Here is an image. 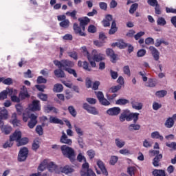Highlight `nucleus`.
<instances>
[{"instance_id":"25","label":"nucleus","mask_w":176,"mask_h":176,"mask_svg":"<svg viewBox=\"0 0 176 176\" xmlns=\"http://www.w3.org/2000/svg\"><path fill=\"white\" fill-rule=\"evenodd\" d=\"M116 146L117 148H123L126 145V142L120 138H116L114 140Z\"/></svg>"},{"instance_id":"49","label":"nucleus","mask_w":176,"mask_h":176,"mask_svg":"<svg viewBox=\"0 0 176 176\" xmlns=\"http://www.w3.org/2000/svg\"><path fill=\"white\" fill-rule=\"evenodd\" d=\"M76 13H78V12L76 10H73L72 12H67L66 16H70L72 17V19L76 20V19H78V17H76Z\"/></svg>"},{"instance_id":"7","label":"nucleus","mask_w":176,"mask_h":176,"mask_svg":"<svg viewBox=\"0 0 176 176\" xmlns=\"http://www.w3.org/2000/svg\"><path fill=\"white\" fill-rule=\"evenodd\" d=\"M28 156V148H27L26 147H23L19 151V153L18 155L19 162H24V160L27 159Z\"/></svg>"},{"instance_id":"5","label":"nucleus","mask_w":176,"mask_h":176,"mask_svg":"<svg viewBox=\"0 0 176 176\" xmlns=\"http://www.w3.org/2000/svg\"><path fill=\"white\" fill-rule=\"evenodd\" d=\"M83 109H85L88 113H91V115H100V112L95 107H91L87 103H84L82 105Z\"/></svg>"},{"instance_id":"2","label":"nucleus","mask_w":176,"mask_h":176,"mask_svg":"<svg viewBox=\"0 0 176 176\" xmlns=\"http://www.w3.org/2000/svg\"><path fill=\"white\" fill-rule=\"evenodd\" d=\"M54 64L56 67H58L60 69H64V71H65V68H74L75 67V63L67 59H63L60 61L54 60Z\"/></svg>"},{"instance_id":"20","label":"nucleus","mask_w":176,"mask_h":176,"mask_svg":"<svg viewBox=\"0 0 176 176\" xmlns=\"http://www.w3.org/2000/svg\"><path fill=\"white\" fill-rule=\"evenodd\" d=\"M73 29L74 30V32L76 34H79L80 36H85V35H86L85 34V32H83L84 30H82V27H79V25H78V23H74Z\"/></svg>"},{"instance_id":"46","label":"nucleus","mask_w":176,"mask_h":176,"mask_svg":"<svg viewBox=\"0 0 176 176\" xmlns=\"http://www.w3.org/2000/svg\"><path fill=\"white\" fill-rule=\"evenodd\" d=\"M88 61L89 62L91 66L93 68H96L97 64H96V60H94V58L91 56V55L90 56H88L87 58Z\"/></svg>"},{"instance_id":"36","label":"nucleus","mask_w":176,"mask_h":176,"mask_svg":"<svg viewBox=\"0 0 176 176\" xmlns=\"http://www.w3.org/2000/svg\"><path fill=\"white\" fill-rule=\"evenodd\" d=\"M165 126L167 129H171L174 126V119L173 118H168L165 122Z\"/></svg>"},{"instance_id":"3","label":"nucleus","mask_w":176,"mask_h":176,"mask_svg":"<svg viewBox=\"0 0 176 176\" xmlns=\"http://www.w3.org/2000/svg\"><path fill=\"white\" fill-rule=\"evenodd\" d=\"M82 169L80 172L81 176H97L91 169H89V163L86 162L82 166Z\"/></svg>"},{"instance_id":"52","label":"nucleus","mask_w":176,"mask_h":176,"mask_svg":"<svg viewBox=\"0 0 176 176\" xmlns=\"http://www.w3.org/2000/svg\"><path fill=\"white\" fill-rule=\"evenodd\" d=\"M138 8V4L137 3L132 4L129 9V13H131V14H134L135 10H137Z\"/></svg>"},{"instance_id":"48","label":"nucleus","mask_w":176,"mask_h":176,"mask_svg":"<svg viewBox=\"0 0 176 176\" xmlns=\"http://www.w3.org/2000/svg\"><path fill=\"white\" fill-rule=\"evenodd\" d=\"M157 25H166L167 24V22L166 21V19L163 17H159L157 20Z\"/></svg>"},{"instance_id":"22","label":"nucleus","mask_w":176,"mask_h":176,"mask_svg":"<svg viewBox=\"0 0 176 176\" xmlns=\"http://www.w3.org/2000/svg\"><path fill=\"white\" fill-rule=\"evenodd\" d=\"M78 67H82L83 69H85V71H88V72H90V71H91V69L90 68V67H89V63H87V61L82 62V60H78Z\"/></svg>"},{"instance_id":"45","label":"nucleus","mask_w":176,"mask_h":176,"mask_svg":"<svg viewBox=\"0 0 176 176\" xmlns=\"http://www.w3.org/2000/svg\"><path fill=\"white\" fill-rule=\"evenodd\" d=\"M68 111L70 113V115H72V116H73V118H76L77 113H76V110H75V108L74 107V106H69L68 107Z\"/></svg>"},{"instance_id":"40","label":"nucleus","mask_w":176,"mask_h":176,"mask_svg":"<svg viewBox=\"0 0 176 176\" xmlns=\"http://www.w3.org/2000/svg\"><path fill=\"white\" fill-rule=\"evenodd\" d=\"M155 96L158 97V98H163V97H166V96H167V91L166 90L157 91L155 93Z\"/></svg>"},{"instance_id":"39","label":"nucleus","mask_w":176,"mask_h":176,"mask_svg":"<svg viewBox=\"0 0 176 176\" xmlns=\"http://www.w3.org/2000/svg\"><path fill=\"white\" fill-rule=\"evenodd\" d=\"M47 168L49 171H51V173H53V171H55V173H57V166L54 164L53 162H50L47 165Z\"/></svg>"},{"instance_id":"23","label":"nucleus","mask_w":176,"mask_h":176,"mask_svg":"<svg viewBox=\"0 0 176 176\" xmlns=\"http://www.w3.org/2000/svg\"><path fill=\"white\" fill-rule=\"evenodd\" d=\"M162 159H163V155L162 154L155 156L153 160V166H154V167H159L160 166V160H162Z\"/></svg>"},{"instance_id":"42","label":"nucleus","mask_w":176,"mask_h":176,"mask_svg":"<svg viewBox=\"0 0 176 176\" xmlns=\"http://www.w3.org/2000/svg\"><path fill=\"white\" fill-rule=\"evenodd\" d=\"M115 45L120 49H124L127 47V44L124 43L123 41H118L115 43Z\"/></svg>"},{"instance_id":"10","label":"nucleus","mask_w":176,"mask_h":176,"mask_svg":"<svg viewBox=\"0 0 176 176\" xmlns=\"http://www.w3.org/2000/svg\"><path fill=\"white\" fill-rule=\"evenodd\" d=\"M93 58L94 61H96V63H100V61H102L105 59V54L98 53L97 50H94L92 51Z\"/></svg>"},{"instance_id":"13","label":"nucleus","mask_w":176,"mask_h":176,"mask_svg":"<svg viewBox=\"0 0 176 176\" xmlns=\"http://www.w3.org/2000/svg\"><path fill=\"white\" fill-rule=\"evenodd\" d=\"M60 142L62 144H66L67 145H72V140L68 139V136L65 134V132L62 131V136L60 137Z\"/></svg>"},{"instance_id":"43","label":"nucleus","mask_w":176,"mask_h":176,"mask_svg":"<svg viewBox=\"0 0 176 176\" xmlns=\"http://www.w3.org/2000/svg\"><path fill=\"white\" fill-rule=\"evenodd\" d=\"M65 71H66V72H68V74H69L70 75H73L74 78H78V74H76V71L75 69L69 67L65 68Z\"/></svg>"},{"instance_id":"41","label":"nucleus","mask_w":176,"mask_h":176,"mask_svg":"<svg viewBox=\"0 0 176 176\" xmlns=\"http://www.w3.org/2000/svg\"><path fill=\"white\" fill-rule=\"evenodd\" d=\"M28 144V138H23L19 139L17 146H21L22 145H27Z\"/></svg>"},{"instance_id":"14","label":"nucleus","mask_w":176,"mask_h":176,"mask_svg":"<svg viewBox=\"0 0 176 176\" xmlns=\"http://www.w3.org/2000/svg\"><path fill=\"white\" fill-rule=\"evenodd\" d=\"M106 54L110 57L111 63H116V54H115V52L112 49L107 48L106 50Z\"/></svg>"},{"instance_id":"27","label":"nucleus","mask_w":176,"mask_h":176,"mask_svg":"<svg viewBox=\"0 0 176 176\" xmlns=\"http://www.w3.org/2000/svg\"><path fill=\"white\" fill-rule=\"evenodd\" d=\"M112 15H107L106 19L102 21L104 27H109L111 25V21H112Z\"/></svg>"},{"instance_id":"26","label":"nucleus","mask_w":176,"mask_h":176,"mask_svg":"<svg viewBox=\"0 0 176 176\" xmlns=\"http://www.w3.org/2000/svg\"><path fill=\"white\" fill-rule=\"evenodd\" d=\"M50 122L54 123V124H60L61 126L64 124V122L58 119L57 117H54V116H51L50 118Z\"/></svg>"},{"instance_id":"16","label":"nucleus","mask_w":176,"mask_h":176,"mask_svg":"<svg viewBox=\"0 0 176 176\" xmlns=\"http://www.w3.org/2000/svg\"><path fill=\"white\" fill-rule=\"evenodd\" d=\"M78 21H80V26L81 27L82 30L85 31L86 25L90 23V19L87 17L79 18Z\"/></svg>"},{"instance_id":"32","label":"nucleus","mask_w":176,"mask_h":176,"mask_svg":"<svg viewBox=\"0 0 176 176\" xmlns=\"http://www.w3.org/2000/svg\"><path fill=\"white\" fill-rule=\"evenodd\" d=\"M28 119H31V113L28 109H26L23 113V122H28Z\"/></svg>"},{"instance_id":"11","label":"nucleus","mask_w":176,"mask_h":176,"mask_svg":"<svg viewBox=\"0 0 176 176\" xmlns=\"http://www.w3.org/2000/svg\"><path fill=\"white\" fill-rule=\"evenodd\" d=\"M36 119H38V116H35L34 114H31L30 120L28 124V127L30 129H34V127H35L38 123V120Z\"/></svg>"},{"instance_id":"57","label":"nucleus","mask_w":176,"mask_h":176,"mask_svg":"<svg viewBox=\"0 0 176 176\" xmlns=\"http://www.w3.org/2000/svg\"><path fill=\"white\" fill-rule=\"evenodd\" d=\"M67 54L69 57L74 58V60H78V53L76 52H67Z\"/></svg>"},{"instance_id":"28","label":"nucleus","mask_w":176,"mask_h":176,"mask_svg":"<svg viewBox=\"0 0 176 176\" xmlns=\"http://www.w3.org/2000/svg\"><path fill=\"white\" fill-rule=\"evenodd\" d=\"M54 74L57 78H65V72L63 71V69H55Z\"/></svg>"},{"instance_id":"19","label":"nucleus","mask_w":176,"mask_h":176,"mask_svg":"<svg viewBox=\"0 0 176 176\" xmlns=\"http://www.w3.org/2000/svg\"><path fill=\"white\" fill-rule=\"evenodd\" d=\"M12 123L14 127H20L21 126V121L17 120V114L16 113H14L12 116Z\"/></svg>"},{"instance_id":"38","label":"nucleus","mask_w":176,"mask_h":176,"mask_svg":"<svg viewBox=\"0 0 176 176\" xmlns=\"http://www.w3.org/2000/svg\"><path fill=\"white\" fill-rule=\"evenodd\" d=\"M132 107L133 109L140 111V109H142V103L139 102H132Z\"/></svg>"},{"instance_id":"8","label":"nucleus","mask_w":176,"mask_h":176,"mask_svg":"<svg viewBox=\"0 0 176 176\" xmlns=\"http://www.w3.org/2000/svg\"><path fill=\"white\" fill-rule=\"evenodd\" d=\"M120 112H122L120 107H115L107 109L106 113L109 115V116H118L120 114Z\"/></svg>"},{"instance_id":"29","label":"nucleus","mask_w":176,"mask_h":176,"mask_svg":"<svg viewBox=\"0 0 176 176\" xmlns=\"http://www.w3.org/2000/svg\"><path fill=\"white\" fill-rule=\"evenodd\" d=\"M129 110H124L120 116V121L124 122L125 120L127 121V118H129Z\"/></svg>"},{"instance_id":"58","label":"nucleus","mask_w":176,"mask_h":176,"mask_svg":"<svg viewBox=\"0 0 176 176\" xmlns=\"http://www.w3.org/2000/svg\"><path fill=\"white\" fill-rule=\"evenodd\" d=\"M11 96V100L13 102H20V98L17 97V94H12Z\"/></svg>"},{"instance_id":"44","label":"nucleus","mask_w":176,"mask_h":176,"mask_svg":"<svg viewBox=\"0 0 176 176\" xmlns=\"http://www.w3.org/2000/svg\"><path fill=\"white\" fill-rule=\"evenodd\" d=\"M2 133H4V134H10V132L12 131V127L9 126H4L3 128H1Z\"/></svg>"},{"instance_id":"24","label":"nucleus","mask_w":176,"mask_h":176,"mask_svg":"<svg viewBox=\"0 0 176 176\" xmlns=\"http://www.w3.org/2000/svg\"><path fill=\"white\" fill-rule=\"evenodd\" d=\"M60 171L63 174H71L72 173H74L75 170L69 166H65V167L60 168Z\"/></svg>"},{"instance_id":"37","label":"nucleus","mask_w":176,"mask_h":176,"mask_svg":"<svg viewBox=\"0 0 176 176\" xmlns=\"http://www.w3.org/2000/svg\"><path fill=\"white\" fill-rule=\"evenodd\" d=\"M22 98H25L27 97H30L28 95V91H27V87L25 86H23L21 89L20 95H19Z\"/></svg>"},{"instance_id":"30","label":"nucleus","mask_w":176,"mask_h":176,"mask_svg":"<svg viewBox=\"0 0 176 176\" xmlns=\"http://www.w3.org/2000/svg\"><path fill=\"white\" fill-rule=\"evenodd\" d=\"M151 138L160 140V141H163V140H164V138L163 137V135H160V133H159V131H154L151 133Z\"/></svg>"},{"instance_id":"63","label":"nucleus","mask_w":176,"mask_h":176,"mask_svg":"<svg viewBox=\"0 0 176 176\" xmlns=\"http://www.w3.org/2000/svg\"><path fill=\"white\" fill-rule=\"evenodd\" d=\"M87 155L89 156V159H94V156H96V152H94V150H89L87 152Z\"/></svg>"},{"instance_id":"31","label":"nucleus","mask_w":176,"mask_h":176,"mask_svg":"<svg viewBox=\"0 0 176 176\" xmlns=\"http://www.w3.org/2000/svg\"><path fill=\"white\" fill-rule=\"evenodd\" d=\"M152 174L153 176H166V171L162 169H155Z\"/></svg>"},{"instance_id":"34","label":"nucleus","mask_w":176,"mask_h":176,"mask_svg":"<svg viewBox=\"0 0 176 176\" xmlns=\"http://www.w3.org/2000/svg\"><path fill=\"white\" fill-rule=\"evenodd\" d=\"M64 90V87H63V85L61 84H55L54 85L53 91L55 93H61Z\"/></svg>"},{"instance_id":"62","label":"nucleus","mask_w":176,"mask_h":176,"mask_svg":"<svg viewBox=\"0 0 176 176\" xmlns=\"http://www.w3.org/2000/svg\"><path fill=\"white\" fill-rule=\"evenodd\" d=\"M47 82V80H46L43 76H38L36 80V82L38 84L41 83H46Z\"/></svg>"},{"instance_id":"18","label":"nucleus","mask_w":176,"mask_h":176,"mask_svg":"<svg viewBox=\"0 0 176 176\" xmlns=\"http://www.w3.org/2000/svg\"><path fill=\"white\" fill-rule=\"evenodd\" d=\"M149 50L153 54V57H154V59L155 60V61H158L160 56V53L159 52V50H157V49H156L153 46L149 47Z\"/></svg>"},{"instance_id":"21","label":"nucleus","mask_w":176,"mask_h":176,"mask_svg":"<svg viewBox=\"0 0 176 176\" xmlns=\"http://www.w3.org/2000/svg\"><path fill=\"white\" fill-rule=\"evenodd\" d=\"M97 166L99 167L100 170H101L104 175L108 176V171H107V168H105V165L104 164V162H102V161L98 160Z\"/></svg>"},{"instance_id":"17","label":"nucleus","mask_w":176,"mask_h":176,"mask_svg":"<svg viewBox=\"0 0 176 176\" xmlns=\"http://www.w3.org/2000/svg\"><path fill=\"white\" fill-rule=\"evenodd\" d=\"M138 116H140L139 113H129V117L127 118V122H131L133 120V123H137L138 120Z\"/></svg>"},{"instance_id":"33","label":"nucleus","mask_w":176,"mask_h":176,"mask_svg":"<svg viewBox=\"0 0 176 176\" xmlns=\"http://www.w3.org/2000/svg\"><path fill=\"white\" fill-rule=\"evenodd\" d=\"M118 31V27H116V22L115 21H112L111 29L109 31V35H113L115 32Z\"/></svg>"},{"instance_id":"61","label":"nucleus","mask_w":176,"mask_h":176,"mask_svg":"<svg viewBox=\"0 0 176 176\" xmlns=\"http://www.w3.org/2000/svg\"><path fill=\"white\" fill-rule=\"evenodd\" d=\"M160 108H162V104L157 103V102L153 103V109H154V111H157L160 109Z\"/></svg>"},{"instance_id":"53","label":"nucleus","mask_w":176,"mask_h":176,"mask_svg":"<svg viewBox=\"0 0 176 176\" xmlns=\"http://www.w3.org/2000/svg\"><path fill=\"white\" fill-rule=\"evenodd\" d=\"M153 142L148 140H144V141H143V146L144 148H151L153 145Z\"/></svg>"},{"instance_id":"55","label":"nucleus","mask_w":176,"mask_h":176,"mask_svg":"<svg viewBox=\"0 0 176 176\" xmlns=\"http://www.w3.org/2000/svg\"><path fill=\"white\" fill-rule=\"evenodd\" d=\"M3 85H10L13 84V80L10 78H8L6 79L3 78Z\"/></svg>"},{"instance_id":"15","label":"nucleus","mask_w":176,"mask_h":176,"mask_svg":"<svg viewBox=\"0 0 176 176\" xmlns=\"http://www.w3.org/2000/svg\"><path fill=\"white\" fill-rule=\"evenodd\" d=\"M21 138V131L16 130L14 133L10 136V141H16L18 142Z\"/></svg>"},{"instance_id":"51","label":"nucleus","mask_w":176,"mask_h":176,"mask_svg":"<svg viewBox=\"0 0 176 176\" xmlns=\"http://www.w3.org/2000/svg\"><path fill=\"white\" fill-rule=\"evenodd\" d=\"M118 160H119V157H118V156H111L110 159V164H111L112 166H115V164L118 163Z\"/></svg>"},{"instance_id":"59","label":"nucleus","mask_w":176,"mask_h":176,"mask_svg":"<svg viewBox=\"0 0 176 176\" xmlns=\"http://www.w3.org/2000/svg\"><path fill=\"white\" fill-rule=\"evenodd\" d=\"M135 167L134 166H130L127 169V173L129 174V175L133 176L134 173H135Z\"/></svg>"},{"instance_id":"12","label":"nucleus","mask_w":176,"mask_h":176,"mask_svg":"<svg viewBox=\"0 0 176 176\" xmlns=\"http://www.w3.org/2000/svg\"><path fill=\"white\" fill-rule=\"evenodd\" d=\"M28 109L30 111H39L41 109V104L39 103V100H34L32 104L29 105Z\"/></svg>"},{"instance_id":"56","label":"nucleus","mask_w":176,"mask_h":176,"mask_svg":"<svg viewBox=\"0 0 176 176\" xmlns=\"http://www.w3.org/2000/svg\"><path fill=\"white\" fill-rule=\"evenodd\" d=\"M77 160L82 163V162H86V157H84L82 153H80L77 156Z\"/></svg>"},{"instance_id":"64","label":"nucleus","mask_w":176,"mask_h":176,"mask_svg":"<svg viewBox=\"0 0 176 176\" xmlns=\"http://www.w3.org/2000/svg\"><path fill=\"white\" fill-rule=\"evenodd\" d=\"M166 145L168 148H171V149H174L175 151H176V143L175 142H173L171 143H166Z\"/></svg>"},{"instance_id":"50","label":"nucleus","mask_w":176,"mask_h":176,"mask_svg":"<svg viewBox=\"0 0 176 176\" xmlns=\"http://www.w3.org/2000/svg\"><path fill=\"white\" fill-rule=\"evenodd\" d=\"M74 129L76 130V133L79 137H82L83 135V130L79 126H78L76 124L74 125Z\"/></svg>"},{"instance_id":"47","label":"nucleus","mask_w":176,"mask_h":176,"mask_svg":"<svg viewBox=\"0 0 176 176\" xmlns=\"http://www.w3.org/2000/svg\"><path fill=\"white\" fill-rule=\"evenodd\" d=\"M117 105H126V104H129V100L126 99H119L116 102Z\"/></svg>"},{"instance_id":"9","label":"nucleus","mask_w":176,"mask_h":176,"mask_svg":"<svg viewBox=\"0 0 176 176\" xmlns=\"http://www.w3.org/2000/svg\"><path fill=\"white\" fill-rule=\"evenodd\" d=\"M8 118V110L5 107L0 108V129L2 130V128L4 126L3 119Z\"/></svg>"},{"instance_id":"1","label":"nucleus","mask_w":176,"mask_h":176,"mask_svg":"<svg viewBox=\"0 0 176 176\" xmlns=\"http://www.w3.org/2000/svg\"><path fill=\"white\" fill-rule=\"evenodd\" d=\"M60 151L65 157H67L71 162L75 161L76 154L75 153V150H74V148L67 145H63L60 146Z\"/></svg>"},{"instance_id":"54","label":"nucleus","mask_w":176,"mask_h":176,"mask_svg":"<svg viewBox=\"0 0 176 176\" xmlns=\"http://www.w3.org/2000/svg\"><path fill=\"white\" fill-rule=\"evenodd\" d=\"M123 72L125 75H127V76H131V73L130 72V67H129V65L124 66L123 67Z\"/></svg>"},{"instance_id":"6","label":"nucleus","mask_w":176,"mask_h":176,"mask_svg":"<svg viewBox=\"0 0 176 176\" xmlns=\"http://www.w3.org/2000/svg\"><path fill=\"white\" fill-rule=\"evenodd\" d=\"M8 94L12 96V94H17V90L13 89H7L0 93V100H6L8 98Z\"/></svg>"},{"instance_id":"35","label":"nucleus","mask_w":176,"mask_h":176,"mask_svg":"<svg viewBox=\"0 0 176 176\" xmlns=\"http://www.w3.org/2000/svg\"><path fill=\"white\" fill-rule=\"evenodd\" d=\"M141 129V126L138 124H131L128 126V129L129 131H137V130H140Z\"/></svg>"},{"instance_id":"60","label":"nucleus","mask_w":176,"mask_h":176,"mask_svg":"<svg viewBox=\"0 0 176 176\" xmlns=\"http://www.w3.org/2000/svg\"><path fill=\"white\" fill-rule=\"evenodd\" d=\"M145 43L146 45H153L155 43V40L152 37H148L145 39Z\"/></svg>"},{"instance_id":"4","label":"nucleus","mask_w":176,"mask_h":176,"mask_svg":"<svg viewBox=\"0 0 176 176\" xmlns=\"http://www.w3.org/2000/svg\"><path fill=\"white\" fill-rule=\"evenodd\" d=\"M57 19L58 21H60L59 23L60 27L65 29L69 27V20L67 19L65 15H59L57 16Z\"/></svg>"}]
</instances>
